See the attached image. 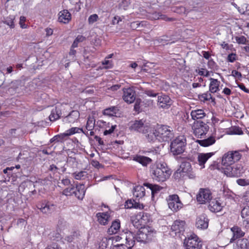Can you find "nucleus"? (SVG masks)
Listing matches in <instances>:
<instances>
[{
	"label": "nucleus",
	"instance_id": "nucleus-1",
	"mask_svg": "<svg viewBox=\"0 0 249 249\" xmlns=\"http://www.w3.org/2000/svg\"><path fill=\"white\" fill-rule=\"evenodd\" d=\"M171 169L165 163H158L151 169L152 178L158 182H164L168 179L171 174Z\"/></svg>",
	"mask_w": 249,
	"mask_h": 249
},
{
	"label": "nucleus",
	"instance_id": "nucleus-2",
	"mask_svg": "<svg viewBox=\"0 0 249 249\" xmlns=\"http://www.w3.org/2000/svg\"><path fill=\"white\" fill-rule=\"evenodd\" d=\"M186 140L184 136H179L171 142L170 145V153L177 160L182 159L178 155L182 154L185 150Z\"/></svg>",
	"mask_w": 249,
	"mask_h": 249
},
{
	"label": "nucleus",
	"instance_id": "nucleus-3",
	"mask_svg": "<svg viewBox=\"0 0 249 249\" xmlns=\"http://www.w3.org/2000/svg\"><path fill=\"white\" fill-rule=\"evenodd\" d=\"M157 140L160 142H169L174 137L173 131L168 125L158 124L155 129Z\"/></svg>",
	"mask_w": 249,
	"mask_h": 249
},
{
	"label": "nucleus",
	"instance_id": "nucleus-4",
	"mask_svg": "<svg viewBox=\"0 0 249 249\" xmlns=\"http://www.w3.org/2000/svg\"><path fill=\"white\" fill-rule=\"evenodd\" d=\"M242 151H230L225 153L222 158L221 163L229 167L235 162L239 161L242 157L240 152Z\"/></svg>",
	"mask_w": 249,
	"mask_h": 249
},
{
	"label": "nucleus",
	"instance_id": "nucleus-5",
	"mask_svg": "<svg viewBox=\"0 0 249 249\" xmlns=\"http://www.w3.org/2000/svg\"><path fill=\"white\" fill-rule=\"evenodd\" d=\"M143 236L144 234L140 233L136 234L135 233L127 231L123 234L124 239L125 240V243L128 245L129 248H132L135 244V242H142L144 241V237H141V235Z\"/></svg>",
	"mask_w": 249,
	"mask_h": 249
},
{
	"label": "nucleus",
	"instance_id": "nucleus-6",
	"mask_svg": "<svg viewBox=\"0 0 249 249\" xmlns=\"http://www.w3.org/2000/svg\"><path fill=\"white\" fill-rule=\"evenodd\" d=\"M145 121L142 120L131 121L128 124L129 129L130 131H134L146 134L148 133L150 127L144 124Z\"/></svg>",
	"mask_w": 249,
	"mask_h": 249
},
{
	"label": "nucleus",
	"instance_id": "nucleus-7",
	"mask_svg": "<svg viewBox=\"0 0 249 249\" xmlns=\"http://www.w3.org/2000/svg\"><path fill=\"white\" fill-rule=\"evenodd\" d=\"M209 122L206 123L201 121H196L194 122L192 127L194 133L198 138H202V136L205 135L209 129V126L207 124Z\"/></svg>",
	"mask_w": 249,
	"mask_h": 249
},
{
	"label": "nucleus",
	"instance_id": "nucleus-8",
	"mask_svg": "<svg viewBox=\"0 0 249 249\" xmlns=\"http://www.w3.org/2000/svg\"><path fill=\"white\" fill-rule=\"evenodd\" d=\"M185 237L184 244L186 249H201L202 243L199 240L198 237L195 234L191 235L189 237Z\"/></svg>",
	"mask_w": 249,
	"mask_h": 249
},
{
	"label": "nucleus",
	"instance_id": "nucleus-9",
	"mask_svg": "<svg viewBox=\"0 0 249 249\" xmlns=\"http://www.w3.org/2000/svg\"><path fill=\"white\" fill-rule=\"evenodd\" d=\"M245 170L241 164H236L234 166H230L224 169V173L230 177H239L242 176Z\"/></svg>",
	"mask_w": 249,
	"mask_h": 249
},
{
	"label": "nucleus",
	"instance_id": "nucleus-10",
	"mask_svg": "<svg viewBox=\"0 0 249 249\" xmlns=\"http://www.w3.org/2000/svg\"><path fill=\"white\" fill-rule=\"evenodd\" d=\"M167 201L169 208L173 212H178L183 206L178 196L176 194L169 196Z\"/></svg>",
	"mask_w": 249,
	"mask_h": 249
},
{
	"label": "nucleus",
	"instance_id": "nucleus-11",
	"mask_svg": "<svg viewBox=\"0 0 249 249\" xmlns=\"http://www.w3.org/2000/svg\"><path fill=\"white\" fill-rule=\"evenodd\" d=\"M185 221L180 220L175 221L171 227V231L174 232L176 236L183 235L185 231Z\"/></svg>",
	"mask_w": 249,
	"mask_h": 249
},
{
	"label": "nucleus",
	"instance_id": "nucleus-12",
	"mask_svg": "<svg viewBox=\"0 0 249 249\" xmlns=\"http://www.w3.org/2000/svg\"><path fill=\"white\" fill-rule=\"evenodd\" d=\"M37 208L43 213L50 214L54 212L56 206L46 200L38 202L36 205Z\"/></svg>",
	"mask_w": 249,
	"mask_h": 249
},
{
	"label": "nucleus",
	"instance_id": "nucleus-13",
	"mask_svg": "<svg viewBox=\"0 0 249 249\" xmlns=\"http://www.w3.org/2000/svg\"><path fill=\"white\" fill-rule=\"evenodd\" d=\"M212 194L209 190L201 188L196 195V200L201 204L205 203L211 200Z\"/></svg>",
	"mask_w": 249,
	"mask_h": 249
},
{
	"label": "nucleus",
	"instance_id": "nucleus-14",
	"mask_svg": "<svg viewBox=\"0 0 249 249\" xmlns=\"http://www.w3.org/2000/svg\"><path fill=\"white\" fill-rule=\"evenodd\" d=\"M123 99L126 103L131 104L136 100V92L132 88H124L123 89Z\"/></svg>",
	"mask_w": 249,
	"mask_h": 249
},
{
	"label": "nucleus",
	"instance_id": "nucleus-15",
	"mask_svg": "<svg viewBox=\"0 0 249 249\" xmlns=\"http://www.w3.org/2000/svg\"><path fill=\"white\" fill-rule=\"evenodd\" d=\"M209 219L206 214L203 213L197 216L196 221V226L197 228L205 230L208 228Z\"/></svg>",
	"mask_w": 249,
	"mask_h": 249
},
{
	"label": "nucleus",
	"instance_id": "nucleus-16",
	"mask_svg": "<svg viewBox=\"0 0 249 249\" xmlns=\"http://www.w3.org/2000/svg\"><path fill=\"white\" fill-rule=\"evenodd\" d=\"M172 105V100L166 94H161L158 97V105L163 108H168Z\"/></svg>",
	"mask_w": 249,
	"mask_h": 249
},
{
	"label": "nucleus",
	"instance_id": "nucleus-17",
	"mask_svg": "<svg viewBox=\"0 0 249 249\" xmlns=\"http://www.w3.org/2000/svg\"><path fill=\"white\" fill-rule=\"evenodd\" d=\"M96 216L99 223L100 225L105 226L108 224L110 215L108 212L103 213L99 212L96 213Z\"/></svg>",
	"mask_w": 249,
	"mask_h": 249
},
{
	"label": "nucleus",
	"instance_id": "nucleus-18",
	"mask_svg": "<svg viewBox=\"0 0 249 249\" xmlns=\"http://www.w3.org/2000/svg\"><path fill=\"white\" fill-rule=\"evenodd\" d=\"M214 155V153L210 152L207 153H199L197 157V161L199 165L201 166V168L205 167V163L212 156Z\"/></svg>",
	"mask_w": 249,
	"mask_h": 249
},
{
	"label": "nucleus",
	"instance_id": "nucleus-19",
	"mask_svg": "<svg viewBox=\"0 0 249 249\" xmlns=\"http://www.w3.org/2000/svg\"><path fill=\"white\" fill-rule=\"evenodd\" d=\"M223 206L216 199H212L209 201L208 208L213 213H217L221 211Z\"/></svg>",
	"mask_w": 249,
	"mask_h": 249
},
{
	"label": "nucleus",
	"instance_id": "nucleus-20",
	"mask_svg": "<svg viewBox=\"0 0 249 249\" xmlns=\"http://www.w3.org/2000/svg\"><path fill=\"white\" fill-rule=\"evenodd\" d=\"M143 186L149 188L151 190L152 197L153 198L157 195L163 189V187L157 185L153 184L148 182H145L143 183Z\"/></svg>",
	"mask_w": 249,
	"mask_h": 249
},
{
	"label": "nucleus",
	"instance_id": "nucleus-21",
	"mask_svg": "<svg viewBox=\"0 0 249 249\" xmlns=\"http://www.w3.org/2000/svg\"><path fill=\"white\" fill-rule=\"evenodd\" d=\"M86 189L83 184H77L76 188H74V195L79 200H82L85 196Z\"/></svg>",
	"mask_w": 249,
	"mask_h": 249
},
{
	"label": "nucleus",
	"instance_id": "nucleus-22",
	"mask_svg": "<svg viewBox=\"0 0 249 249\" xmlns=\"http://www.w3.org/2000/svg\"><path fill=\"white\" fill-rule=\"evenodd\" d=\"M71 18V14L68 10H63L59 13L58 20L60 22L68 23Z\"/></svg>",
	"mask_w": 249,
	"mask_h": 249
},
{
	"label": "nucleus",
	"instance_id": "nucleus-23",
	"mask_svg": "<svg viewBox=\"0 0 249 249\" xmlns=\"http://www.w3.org/2000/svg\"><path fill=\"white\" fill-rule=\"evenodd\" d=\"M133 160L139 162L143 166H147L152 161L150 158L138 155L133 157Z\"/></svg>",
	"mask_w": 249,
	"mask_h": 249
},
{
	"label": "nucleus",
	"instance_id": "nucleus-24",
	"mask_svg": "<svg viewBox=\"0 0 249 249\" xmlns=\"http://www.w3.org/2000/svg\"><path fill=\"white\" fill-rule=\"evenodd\" d=\"M80 113L77 110L71 111L68 115L66 116L63 121L68 123H74L79 118Z\"/></svg>",
	"mask_w": 249,
	"mask_h": 249
},
{
	"label": "nucleus",
	"instance_id": "nucleus-25",
	"mask_svg": "<svg viewBox=\"0 0 249 249\" xmlns=\"http://www.w3.org/2000/svg\"><path fill=\"white\" fill-rule=\"evenodd\" d=\"M232 232L233 236L231 239L230 243L233 242L236 239L243 237L245 233L242 231L241 229L237 226H234L231 229Z\"/></svg>",
	"mask_w": 249,
	"mask_h": 249
},
{
	"label": "nucleus",
	"instance_id": "nucleus-26",
	"mask_svg": "<svg viewBox=\"0 0 249 249\" xmlns=\"http://www.w3.org/2000/svg\"><path fill=\"white\" fill-rule=\"evenodd\" d=\"M81 236V231L78 230H75L71 231L70 235L66 236L65 240L68 243H71L75 240L79 239Z\"/></svg>",
	"mask_w": 249,
	"mask_h": 249
},
{
	"label": "nucleus",
	"instance_id": "nucleus-27",
	"mask_svg": "<svg viewBox=\"0 0 249 249\" xmlns=\"http://www.w3.org/2000/svg\"><path fill=\"white\" fill-rule=\"evenodd\" d=\"M233 249H249V240L247 238L238 239Z\"/></svg>",
	"mask_w": 249,
	"mask_h": 249
},
{
	"label": "nucleus",
	"instance_id": "nucleus-28",
	"mask_svg": "<svg viewBox=\"0 0 249 249\" xmlns=\"http://www.w3.org/2000/svg\"><path fill=\"white\" fill-rule=\"evenodd\" d=\"M124 207L126 209L136 208L143 209L144 205L143 204L136 202L134 200L128 199L125 202Z\"/></svg>",
	"mask_w": 249,
	"mask_h": 249
},
{
	"label": "nucleus",
	"instance_id": "nucleus-29",
	"mask_svg": "<svg viewBox=\"0 0 249 249\" xmlns=\"http://www.w3.org/2000/svg\"><path fill=\"white\" fill-rule=\"evenodd\" d=\"M210 83L209 85V90L211 93H214L220 90V81L216 79L210 78Z\"/></svg>",
	"mask_w": 249,
	"mask_h": 249
},
{
	"label": "nucleus",
	"instance_id": "nucleus-30",
	"mask_svg": "<svg viewBox=\"0 0 249 249\" xmlns=\"http://www.w3.org/2000/svg\"><path fill=\"white\" fill-rule=\"evenodd\" d=\"M138 219L142 225H145L150 221V215L144 212H141L137 215Z\"/></svg>",
	"mask_w": 249,
	"mask_h": 249
},
{
	"label": "nucleus",
	"instance_id": "nucleus-31",
	"mask_svg": "<svg viewBox=\"0 0 249 249\" xmlns=\"http://www.w3.org/2000/svg\"><path fill=\"white\" fill-rule=\"evenodd\" d=\"M120 229V222L119 219L112 221L111 226L108 229L107 232L110 234H115Z\"/></svg>",
	"mask_w": 249,
	"mask_h": 249
},
{
	"label": "nucleus",
	"instance_id": "nucleus-32",
	"mask_svg": "<svg viewBox=\"0 0 249 249\" xmlns=\"http://www.w3.org/2000/svg\"><path fill=\"white\" fill-rule=\"evenodd\" d=\"M211 93H212L209 90L207 91L206 93L199 94L198 95V98L201 102H205L206 101L211 100L212 103H213V104H215V99L213 97Z\"/></svg>",
	"mask_w": 249,
	"mask_h": 249
},
{
	"label": "nucleus",
	"instance_id": "nucleus-33",
	"mask_svg": "<svg viewBox=\"0 0 249 249\" xmlns=\"http://www.w3.org/2000/svg\"><path fill=\"white\" fill-rule=\"evenodd\" d=\"M144 186L137 185L133 189V195L137 198H142L145 196V190Z\"/></svg>",
	"mask_w": 249,
	"mask_h": 249
},
{
	"label": "nucleus",
	"instance_id": "nucleus-34",
	"mask_svg": "<svg viewBox=\"0 0 249 249\" xmlns=\"http://www.w3.org/2000/svg\"><path fill=\"white\" fill-rule=\"evenodd\" d=\"M61 114L62 112L61 109L57 107H55L52 110L51 114L49 116V119L51 122H54L59 119Z\"/></svg>",
	"mask_w": 249,
	"mask_h": 249
},
{
	"label": "nucleus",
	"instance_id": "nucleus-35",
	"mask_svg": "<svg viewBox=\"0 0 249 249\" xmlns=\"http://www.w3.org/2000/svg\"><path fill=\"white\" fill-rule=\"evenodd\" d=\"M191 116L192 118L196 121L203 118L206 116V113L203 109H196L191 111Z\"/></svg>",
	"mask_w": 249,
	"mask_h": 249
},
{
	"label": "nucleus",
	"instance_id": "nucleus-36",
	"mask_svg": "<svg viewBox=\"0 0 249 249\" xmlns=\"http://www.w3.org/2000/svg\"><path fill=\"white\" fill-rule=\"evenodd\" d=\"M196 142L201 146L207 147L214 143L215 139L214 137L210 136L207 139L204 140H198Z\"/></svg>",
	"mask_w": 249,
	"mask_h": 249
},
{
	"label": "nucleus",
	"instance_id": "nucleus-37",
	"mask_svg": "<svg viewBox=\"0 0 249 249\" xmlns=\"http://www.w3.org/2000/svg\"><path fill=\"white\" fill-rule=\"evenodd\" d=\"M178 161L181 162L179 169L184 173L192 170L191 163L189 161H186L185 158L182 157V159Z\"/></svg>",
	"mask_w": 249,
	"mask_h": 249
},
{
	"label": "nucleus",
	"instance_id": "nucleus-38",
	"mask_svg": "<svg viewBox=\"0 0 249 249\" xmlns=\"http://www.w3.org/2000/svg\"><path fill=\"white\" fill-rule=\"evenodd\" d=\"M119 110L118 107L113 106L104 109L103 114L108 116H117L116 114Z\"/></svg>",
	"mask_w": 249,
	"mask_h": 249
},
{
	"label": "nucleus",
	"instance_id": "nucleus-39",
	"mask_svg": "<svg viewBox=\"0 0 249 249\" xmlns=\"http://www.w3.org/2000/svg\"><path fill=\"white\" fill-rule=\"evenodd\" d=\"M15 19V16L14 15H10L8 17H5L2 20V22L7 24L11 29L15 27L14 20Z\"/></svg>",
	"mask_w": 249,
	"mask_h": 249
},
{
	"label": "nucleus",
	"instance_id": "nucleus-40",
	"mask_svg": "<svg viewBox=\"0 0 249 249\" xmlns=\"http://www.w3.org/2000/svg\"><path fill=\"white\" fill-rule=\"evenodd\" d=\"M68 135L67 133H64L62 134H60L54 136L53 138H52L50 141V143H53V142H63L66 138L68 137Z\"/></svg>",
	"mask_w": 249,
	"mask_h": 249
},
{
	"label": "nucleus",
	"instance_id": "nucleus-41",
	"mask_svg": "<svg viewBox=\"0 0 249 249\" xmlns=\"http://www.w3.org/2000/svg\"><path fill=\"white\" fill-rule=\"evenodd\" d=\"M23 83L21 80H15L12 81L10 84V87L9 90L13 89L14 91H17L19 88L23 86Z\"/></svg>",
	"mask_w": 249,
	"mask_h": 249
},
{
	"label": "nucleus",
	"instance_id": "nucleus-42",
	"mask_svg": "<svg viewBox=\"0 0 249 249\" xmlns=\"http://www.w3.org/2000/svg\"><path fill=\"white\" fill-rule=\"evenodd\" d=\"M88 174L86 171H81L79 172H75L72 174L73 177L75 179L82 180L88 178Z\"/></svg>",
	"mask_w": 249,
	"mask_h": 249
},
{
	"label": "nucleus",
	"instance_id": "nucleus-43",
	"mask_svg": "<svg viewBox=\"0 0 249 249\" xmlns=\"http://www.w3.org/2000/svg\"><path fill=\"white\" fill-rule=\"evenodd\" d=\"M80 132H82L86 134V135H89L88 131H87V132L86 133L82 128H80L76 127H72L69 129L68 130H67V134L68 135V136H69L75 133Z\"/></svg>",
	"mask_w": 249,
	"mask_h": 249
},
{
	"label": "nucleus",
	"instance_id": "nucleus-44",
	"mask_svg": "<svg viewBox=\"0 0 249 249\" xmlns=\"http://www.w3.org/2000/svg\"><path fill=\"white\" fill-rule=\"evenodd\" d=\"M241 216L247 224H249V206L245 207L242 209Z\"/></svg>",
	"mask_w": 249,
	"mask_h": 249
},
{
	"label": "nucleus",
	"instance_id": "nucleus-45",
	"mask_svg": "<svg viewBox=\"0 0 249 249\" xmlns=\"http://www.w3.org/2000/svg\"><path fill=\"white\" fill-rule=\"evenodd\" d=\"M96 126L95 121L93 118H89L87 121L86 128L87 130H92Z\"/></svg>",
	"mask_w": 249,
	"mask_h": 249
},
{
	"label": "nucleus",
	"instance_id": "nucleus-46",
	"mask_svg": "<svg viewBox=\"0 0 249 249\" xmlns=\"http://www.w3.org/2000/svg\"><path fill=\"white\" fill-rule=\"evenodd\" d=\"M74 187L72 185H71V187L65 189L62 192V194L66 196H71L74 195Z\"/></svg>",
	"mask_w": 249,
	"mask_h": 249
},
{
	"label": "nucleus",
	"instance_id": "nucleus-47",
	"mask_svg": "<svg viewBox=\"0 0 249 249\" xmlns=\"http://www.w3.org/2000/svg\"><path fill=\"white\" fill-rule=\"evenodd\" d=\"M207 65L209 69L213 71H217L218 69V66L213 59L209 60Z\"/></svg>",
	"mask_w": 249,
	"mask_h": 249
},
{
	"label": "nucleus",
	"instance_id": "nucleus-48",
	"mask_svg": "<svg viewBox=\"0 0 249 249\" xmlns=\"http://www.w3.org/2000/svg\"><path fill=\"white\" fill-rule=\"evenodd\" d=\"M184 173L180 169H178L174 174L173 177L176 180H179L184 176Z\"/></svg>",
	"mask_w": 249,
	"mask_h": 249
},
{
	"label": "nucleus",
	"instance_id": "nucleus-49",
	"mask_svg": "<svg viewBox=\"0 0 249 249\" xmlns=\"http://www.w3.org/2000/svg\"><path fill=\"white\" fill-rule=\"evenodd\" d=\"M135 101H136L134 107V110L137 113H139L142 110L141 108V104L142 103V100L139 98L136 99Z\"/></svg>",
	"mask_w": 249,
	"mask_h": 249
},
{
	"label": "nucleus",
	"instance_id": "nucleus-50",
	"mask_svg": "<svg viewBox=\"0 0 249 249\" xmlns=\"http://www.w3.org/2000/svg\"><path fill=\"white\" fill-rule=\"evenodd\" d=\"M96 126L99 128H107L109 127V123H107L103 120H98L96 122Z\"/></svg>",
	"mask_w": 249,
	"mask_h": 249
},
{
	"label": "nucleus",
	"instance_id": "nucleus-51",
	"mask_svg": "<svg viewBox=\"0 0 249 249\" xmlns=\"http://www.w3.org/2000/svg\"><path fill=\"white\" fill-rule=\"evenodd\" d=\"M128 246V245H127L126 243H120L117 244H113L112 249H131V248H129Z\"/></svg>",
	"mask_w": 249,
	"mask_h": 249
},
{
	"label": "nucleus",
	"instance_id": "nucleus-52",
	"mask_svg": "<svg viewBox=\"0 0 249 249\" xmlns=\"http://www.w3.org/2000/svg\"><path fill=\"white\" fill-rule=\"evenodd\" d=\"M147 140L149 142H153L155 139H157L156 134H155V130L153 132H150L146 135Z\"/></svg>",
	"mask_w": 249,
	"mask_h": 249
},
{
	"label": "nucleus",
	"instance_id": "nucleus-53",
	"mask_svg": "<svg viewBox=\"0 0 249 249\" xmlns=\"http://www.w3.org/2000/svg\"><path fill=\"white\" fill-rule=\"evenodd\" d=\"M130 4V0H122L121 2L119 4V6L121 8L126 10Z\"/></svg>",
	"mask_w": 249,
	"mask_h": 249
},
{
	"label": "nucleus",
	"instance_id": "nucleus-54",
	"mask_svg": "<svg viewBox=\"0 0 249 249\" xmlns=\"http://www.w3.org/2000/svg\"><path fill=\"white\" fill-rule=\"evenodd\" d=\"M235 40L239 44H245L247 41V38L243 36H236Z\"/></svg>",
	"mask_w": 249,
	"mask_h": 249
},
{
	"label": "nucleus",
	"instance_id": "nucleus-55",
	"mask_svg": "<svg viewBox=\"0 0 249 249\" xmlns=\"http://www.w3.org/2000/svg\"><path fill=\"white\" fill-rule=\"evenodd\" d=\"M81 3L79 0H76L75 1L73 2V5H75L74 8L71 9V11L79 12L81 9Z\"/></svg>",
	"mask_w": 249,
	"mask_h": 249
},
{
	"label": "nucleus",
	"instance_id": "nucleus-56",
	"mask_svg": "<svg viewBox=\"0 0 249 249\" xmlns=\"http://www.w3.org/2000/svg\"><path fill=\"white\" fill-rule=\"evenodd\" d=\"M237 183L240 186H245L249 185V180L245 179L240 178L236 181Z\"/></svg>",
	"mask_w": 249,
	"mask_h": 249
},
{
	"label": "nucleus",
	"instance_id": "nucleus-57",
	"mask_svg": "<svg viewBox=\"0 0 249 249\" xmlns=\"http://www.w3.org/2000/svg\"><path fill=\"white\" fill-rule=\"evenodd\" d=\"M25 21L26 18L25 17L21 16L20 17L19 24L22 29H26L27 27V25L25 23Z\"/></svg>",
	"mask_w": 249,
	"mask_h": 249
},
{
	"label": "nucleus",
	"instance_id": "nucleus-58",
	"mask_svg": "<svg viewBox=\"0 0 249 249\" xmlns=\"http://www.w3.org/2000/svg\"><path fill=\"white\" fill-rule=\"evenodd\" d=\"M98 19V16L97 14H93L90 15L88 18L89 24H92L96 22Z\"/></svg>",
	"mask_w": 249,
	"mask_h": 249
},
{
	"label": "nucleus",
	"instance_id": "nucleus-59",
	"mask_svg": "<svg viewBox=\"0 0 249 249\" xmlns=\"http://www.w3.org/2000/svg\"><path fill=\"white\" fill-rule=\"evenodd\" d=\"M144 93L147 96L152 97H156L159 94V93L155 92L154 90L152 89L145 90Z\"/></svg>",
	"mask_w": 249,
	"mask_h": 249
},
{
	"label": "nucleus",
	"instance_id": "nucleus-60",
	"mask_svg": "<svg viewBox=\"0 0 249 249\" xmlns=\"http://www.w3.org/2000/svg\"><path fill=\"white\" fill-rule=\"evenodd\" d=\"M53 240L59 241L61 239V234L57 231H54L52 233V237Z\"/></svg>",
	"mask_w": 249,
	"mask_h": 249
},
{
	"label": "nucleus",
	"instance_id": "nucleus-61",
	"mask_svg": "<svg viewBox=\"0 0 249 249\" xmlns=\"http://www.w3.org/2000/svg\"><path fill=\"white\" fill-rule=\"evenodd\" d=\"M227 61L232 63L236 60V54L234 53H230L227 57Z\"/></svg>",
	"mask_w": 249,
	"mask_h": 249
},
{
	"label": "nucleus",
	"instance_id": "nucleus-62",
	"mask_svg": "<svg viewBox=\"0 0 249 249\" xmlns=\"http://www.w3.org/2000/svg\"><path fill=\"white\" fill-rule=\"evenodd\" d=\"M59 167L55 164H52L50 166L49 170L52 172L53 174L58 173Z\"/></svg>",
	"mask_w": 249,
	"mask_h": 249
},
{
	"label": "nucleus",
	"instance_id": "nucleus-63",
	"mask_svg": "<svg viewBox=\"0 0 249 249\" xmlns=\"http://www.w3.org/2000/svg\"><path fill=\"white\" fill-rule=\"evenodd\" d=\"M232 134L241 135L243 134V131L239 127L234 126L232 128Z\"/></svg>",
	"mask_w": 249,
	"mask_h": 249
},
{
	"label": "nucleus",
	"instance_id": "nucleus-64",
	"mask_svg": "<svg viewBox=\"0 0 249 249\" xmlns=\"http://www.w3.org/2000/svg\"><path fill=\"white\" fill-rule=\"evenodd\" d=\"M124 239L123 234H122L121 235V236H113L109 239V241L111 240L112 244H114V243H115V242H119V241H120V240L121 239Z\"/></svg>",
	"mask_w": 249,
	"mask_h": 249
}]
</instances>
